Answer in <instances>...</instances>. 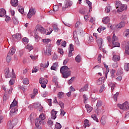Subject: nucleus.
I'll return each instance as SVG.
<instances>
[{
  "mask_svg": "<svg viewBox=\"0 0 129 129\" xmlns=\"http://www.w3.org/2000/svg\"><path fill=\"white\" fill-rule=\"evenodd\" d=\"M60 72L62 75L63 78H68L71 75V71H69L67 66H62L60 68Z\"/></svg>",
  "mask_w": 129,
  "mask_h": 129,
  "instance_id": "1",
  "label": "nucleus"
},
{
  "mask_svg": "<svg viewBox=\"0 0 129 129\" xmlns=\"http://www.w3.org/2000/svg\"><path fill=\"white\" fill-rule=\"evenodd\" d=\"M18 123V119L15 118L12 120H10L7 123L8 129H14V126Z\"/></svg>",
  "mask_w": 129,
  "mask_h": 129,
  "instance_id": "2",
  "label": "nucleus"
},
{
  "mask_svg": "<svg viewBox=\"0 0 129 129\" xmlns=\"http://www.w3.org/2000/svg\"><path fill=\"white\" fill-rule=\"evenodd\" d=\"M2 89L5 92V94L3 96V100L4 101H7V100L9 99V95H8V94H6V93H7V92H8V93H11L13 91V88H10V90H9L8 88H6V86H3Z\"/></svg>",
  "mask_w": 129,
  "mask_h": 129,
  "instance_id": "3",
  "label": "nucleus"
},
{
  "mask_svg": "<svg viewBox=\"0 0 129 129\" xmlns=\"http://www.w3.org/2000/svg\"><path fill=\"white\" fill-rule=\"evenodd\" d=\"M112 45L114 48L115 47H120V44L118 43V38L115 36V34L114 33L113 34L112 38Z\"/></svg>",
  "mask_w": 129,
  "mask_h": 129,
  "instance_id": "4",
  "label": "nucleus"
},
{
  "mask_svg": "<svg viewBox=\"0 0 129 129\" xmlns=\"http://www.w3.org/2000/svg\"><path fill=\"white\" fill-rule=\"evenodd\" d=\"M117 106L123 110H128L129 109V104L127 101L124 102L122 104H118Z\"/></svg>",
  "mask_w": 129,
  "mask_h": 129,
  "instance_id": "5",
  "label": "nucleus"
},
{
  "mask_svg": "<svg viewBox=\"0 0 129 129\" xmlns=\"http://www.w3.org/2000/svg\"><path fill=\"white\" fill-rule=\"evenodd\" d=\"M36 14V10L34 8H31L29 10V13L27 14V18L31 19L32 16H34Z\"/></svg>",
  "mask_w": 129,
  "mask_h": 129,
  "instance_id": "6",
  "label": "nucleus"
},
{
  "mask_svg": "<svg viewBox=\"0 0 129 129\" xmlns=\"http://www.w3.org/2000/svg\"><path fill=\"white\" fill-rule=\"evenodd\" d=\"M96 41L99 49H101L102 48V44H103V39L100 37H99L96 39Z\"/></svg>",
  "mask_w": 129,
  "mask_h": 129,
  "instance_id": "7",
  "label": "nucleus"
},
{
  "mask_svg": "<svg viewBox=\"0 0 129 129\" xmlns=\"http://www.w3.org/2000/svg\"><path fill=\"white\" fill-rule=\"evenodd\" d=\"M126 10H127V6L125 5H122L119 9H117V13H121V12L126 11Z\"/></svg>",
  "mask_w": 129,
  "mask_h": 129,
  "instance_id": "8",
  "label": "nucleus"
},
{
  "mask_svg": "<svg viewBox=\"0 0 129 129\" xmlns=\"http://www.w3.org/2000/svg\"><path fill=\"white\" fill-rule=\"evenodd\" d=\"M58 112L57 111H55L54 109H52L50 112L51 114V118L52 119H56V118L57 117V116L56 114H57V113Z\"/></svg>",
  "mask_w": 129,
  "mask_h": 129,
  "instance_id": "9",
  "label": "nucleus"
},
{
  "mask_svg": "<svg viewBox=\"0 0 129 129\" xmlns=\"http://www.w3.org/2000/svg\"><path fill=\"white\" fill-rule=\"evenodd\" d=\"M105 79V78L104 77H103L102 78H100L98 80L96 81V84L97 85H101L103 82H104V80Z\"/></svg>",
  "mask_w": 129,
  "mask_h": 129,
  "instance_id": "10",
  "label": "nucleus"
},
{
  "mask_svg": "<svg viewBox=\"0 0 129 129\" xmlns=\"http://www.w3.org/2000/svg\"><path fill=\"white\" fill-rule=\"evenodd\" d=\"M125 25V22L122 21L116 25V28L121 29V28H123V27H124Z\"/></svg>",
  "mask_w": 129,
  "mask_h": 129,
  "instance_id": "11",
  "label": "nucleus"
},
{
  "mask_svg": "<svg viewBox=\"0 0 129 129\" xmlns=\"http://www.w3.org/2000/svg\"><path fill=\"white\" fill-rule=\"evenodd\" d=\"M12 38L13 39H16L18 41H20L22 39V36H21L20 33H17L16 35H13Z\"/></svg>",
  "mask_w": 129,
  "mask_h": 129,
  "instance_id": "12",
  "label": "nucleus"
},
{
  "mask_svg": "<svg viewBox=\"0 0 129 129\" xmlns=\"http://www.w3.org/2000/svg\"><path fill=\"white\" fill-rule=\"evenodd\" d=\"M52 32H53V29L49 28V29H44L43 33L42 34H45V35H51Z\"/></svg>",
  "mask_w": 129,
  "mask_h": 129,
  "instance_id": "13",
  "label": "nucleus"
},
{
  "mask_svg": "<svg viewBox=\"0 0 129 129\" xmlns=\"http://www.w3.org/2000/svg\"><path fill=\"white\" fill-rule=\"evenodd\" d=\"M102 22L103 24L107 25V24H109V22H110V19H109V17H106L103 18Z\"/></svg>",
  "mask_w": 129,
  "mask_h": 129,
  "instance_id": "14",
  "label": "nucleus"
},
{
  "mask_svg": "<svg viewBox=\"0 0 129 129\" xmlns=\"http://www.w3.org/2000/svg\"><path fill=\"white\" fill-rule=\"evenodd\" d=\"M35 124L36 127H39V126L42 124V121L37 118L36 119H35Z\"/></svg>",
  "mask_w": 129,
  "mask_h": 129,
  "instance_id": "15",
  "label": "nucleus"
},
{
  "mask_svg": "<svg viewBox=\"0 0 129 129\" xmlns=\"http://www.w3.org/2000/svg\"><path fill=\"white\" fill-rule=\"evenodd\" d=\"M11 4L12 7H17L19 5V1L18 0H11Z\"/></svg>",
  "mask_w": 129,
  "mask_h": 129,
  "instance_id": "16",
  "label": "nucleus"
},
{
  "mask_svg": "<svg viewBox=\"0 0 129 129\" xmlns=\"http://www.w3.org/2000/svg\"><path fill=\"white\" fill-rule=\"evenodd\" d=\"M7 14V12L4 9H0V17L3 18V17H6V15Z\"/></svg>",
  "mask_w": 129,
  "mask_h": 129,
  "instance_id": "17",
  "label": "nucleus"
},
{
  "mask_svg": "<svg viewBox=\"0 0 129 129\" xmlns=\"http://www.w3.org/2000/svg\"><path fill=\"white\" fill-rule=\"evenodd\" d=\"M39 83L42 84H47L48 83V80L43 78H41L39 79Z\"/></svg>",
  "mask_w": 129,
  "mask_h": 129,
  "instance_id": "18",
  "label": "nucleus"
},
{
  "mask_svg": "<svg viewBox=\"0 0 129 129\" xmlns=\"http://www.w3.org/2000/svg\"><path fill=\"white\" fill-rule=\"evenodd\" d=\"M88 90V85L86 84L83 88L79 90L80 92H84V91H87Z\"/></svg>",
  "mask_w": 129,
  "mask_h": 129,
  "instance_id": "19",
  "label": "nucleus"
},
{
  "mask_svg": "<svg viewBox=\"0 0 129 129\" xmlns=\"http://www.w3.org/2000/svg\"><path fill=\"white\" fill-rule=\"evenodd\" d=\"M16 52V48H15L14 47L11 48L10 50H9V52H8V55H10L11 56H13L14 55V53Z\"/></svg>",
  "mask_w": 129,
  "mask_h": 129,
  "instance_id": "20",
  "label": "nucleus"
},
{
  "mask_svg": "<svg viewBox=\"0 0 129 129\" xmlns=\"http://www.w3.org/2000/svg\"><path fill=\"white\" fill-rule=\"evenodd\" d=\"M44 54L47 55V56H51V55H52L51 48L50 47L47 48L46 51L44 52Z\"/></svg>",
  "mask_w": 129,
  "mask_h": 129,
  "instance_id": "21",
  "label": "nucleus"
},
{
  "mask_svg": "<svg viewBox=\"0 0 129 129\" xmlns=\"http://www.w3.org/2000/svg\"><path fill=\"white\" fill-rule=\"evenodd\" d=\"M40 67L43 68H48V67H49V61H47L46 63L45 62H41L40 63Z\"/></svg>",
  "mask_w": 129,
  "mask_h": 129,
  "instance_id": "22",
  "label": "nucleus"
},
{
  "mask_svg": "<svg viewBox=\"0 0 129 129\" xmlns=\"http://www.w3.org/2000/svg\"><path fill=\"white\" fill-rule=\"evenodd\" d=\"M76 62L77 63H80L81 62V60H82V58L81 57V55L80 54H78L75 58Z\"/></svg>",
  "mask_w": 129,
  "mask_h": 129,
  "instance_id": "23",
  "label": "nucleus"
},
{
  "mask_svg": "<svg viewBox=\"0 0 129 129\" xmlns=\"http://www.w3.org/2000/svg\"><path fill=\"white\" fill-rule=\"evenodd\" d=\"M86 4H87L89 8V12H91L92 11V3L89 1V0H86Z\"/></svg>",
  "mask_w": 129,
  "mask_h": 129,
  "instance_id": "24",
  "label": "nucleus"
},
{
  "mask_svg": "<svg viewBox=\"0 0 129 129\" xmlns=\"http://www.w3.org/2000/svg\"><path fill=\"white\" fill-rule=\"evenodd\" d=\"M104 65L105 68H106V73L105 74V76L106 78L107 77V74L109 72V68H108V66H107V65H106V64H105V62H104Z\"/></svg>",
  "mask_w": 129,
  "mask_h": 129,
  "instance_id": "25",
  "label": "nucleus"
},
{
  "mask_svg": "<svg viewBox=\"0 0 129 129\" xmlns=\"http://www.w3.org/2000/svg\"><path fill=\"white\" fill-rule=\"evenodd\" d=\"M5 77L6 78H11L12 77V75L11 74V72L9 70H7L5 74Z\"/></svg>",
  "mask_w": 129,
  "mask_h": 129,
  "instance_id": "26",
  "label": "nucleus"
},
{
  "mask_svg": "<svg viewBox=\"0 0 129 129\" xmlns=\"http://www.w3.org/2000/svg\"><path fill=\"white\" fill-rule=\"evenodd\" d=\"M108 86L111 87V91H113V89L115 88V84L112 83V82H109L108 84Z\"/></svg>",
  "mask_w": 129,
  "mask_h": 129,
  "instance_id": "27",
  "label": "nucleus"
},
{
  "mask_svg": "<svg viewBox=\"0 0 129 129\" xmlns=\"http://www.w3.org/2000/svg\"><path fill=\"white\" fill-rule=\"evenodd\" d=\"M39 120H41V121H43L44 119H45L46 117L45 116V114L44 113H41L40 114L38 118H37Z\"/></svg>",
  "mask_w": 129,
  "mask_h": 129,
  "instance_id": "28",
  "label": "nucleus"
},
{
  "mask_svg": "<svg viewBox=\"0 0 129 129\" xmlns=\"http://www.w3.org/2000/svg\"><path fill=\"white\" fill-rule=\"evenodd\" d=\"M17 105H18V102H17L16 99H14L12 104L10 105V108H12V107H15V106H17Z\"/></svg>",
  "mask_w": 129,
  "mask_h": 129,
  "instance_id": "29",
  "label": "nucleus"
},
{
  "mask_svg": "<svg viewBox=\"0 0 129 129\" xmlns=\"http://www.w3.org/2000/svg\"><path fill=\"white\" fill-rule=\"evenodd\" d=\"M120 59V57L117 55H114L113 56L112 60L114 61V62H117V61H119Z\"/></svg>",
  "mask_w": 129,
  "mask_h": 129,
  "instance_id": "30",
  "label": "nucleus"
},
{
  "mask_svg": "<svg viewBox=\"0 0 129 129\" xmlns=\"http://www.w3.org/2000/svg\"><path fill=\"white\" fill-rule=\"evenodd\" d=\"M57 66H58V62L53 63V65L50 68L51 70L56 71V69H57Z\"/></svg>",
  "mask_w": 129,
  "mask_h": 129,
  "instance_id": "31",
  "label": "nucleus"
},
{
  "mask_svg": "<svg viewBox=\"0 0 129 129\" xmlns=\"http://www.w3.org/2000/svg\"><path fill=\"white\" fill-rule=\"evenodd\" d=\"M26 49H28V50L30 51H32L34 49V47L33 45H32L30 44H28L26 47Z\"/></svg>",
  "mask_w": 129,
  "mask_h": 129,
  "instance_id": "32",
  "label": "nucleus"
},
{
  "mask_svg": "<svg viewBox=\"0 0 129 129\" xmlns=\"http://www.w3.org/2000/svg\"><path fill=\"white\" fill-rule=\"evenodd\" d=\"M85 107L87 109V112H91L92 111V107L89 105H85Z\"/></svg>",
  "mask_w": 129,
  "mask_h": 129,
  "instance_id": "33",
  "label": "nucleus"
},
{
  "mask_svg": "<svg viewBox=\"0 0 129 129\" xmlns=\"http://www.w3.org/2000/svg\"><path fill=\"white\" fill-rule=\"evenodd\" d=\"M68 7H70V3H69L68 1H65L64 6L62 7V10H64V9H67Z\"/></svg>",
  "mask_w": 129,
  "mask_h": 129,
  "instance_id": "34",
  "label": "nucleus"
},
{
  "mask_svg": "<svg viewBox=\"0 0 129 129\" xmlns=\"http://www.w3.org/2000/svg\"><path fill=\"white\" fill-rule=\"evenodd\" d=\"M125 53L129 55V41L126 44Z\"/></svg>",
  "mask_w": 129,
  "mask_h": 129,
  "instance_id": "35",
  "label": "nucleus"
},
{
  "mask_svg": "<svg viewBox=\"0 0 129 129\" xmlns=\"http://www.w3.org/2000/svg\"><path fill=\"white\" fill-rule=\"evenodd\" d=\"M123 35L124 37H126V38H129V29H126L124 31Z\"/></svg>",
  "mask_w": 129,
  "mask_h": 129,
  "instance_id": "36",
  "label": "nucleus"
},
{
  "mask_svg": "<svg viewBox=\"0 0 129 129\" xmlns=\"http://www.w3.org/2000/svg\"><path fill=\"white\" fill-rule=\"evenodd\" d=\"M37 29L39 31V32L41 33V34H43V33H44V31L45 29H44V27H43L42 26L38 25Z\"/></svg>",
  "mask_w": 129,
  "mask_h": 129,
  "instance_id": "37",
  "label": "nucleus"
},
{
  "mask_svg": "<svg viewBox=\"0 0 129 129\" xmlns=\"http://www.w3.org/2000/svg\"><path fill=\"white\" fill-rule=\"evenodd\" d=\"M115 4L116 9H119V8H120L121 5H122L121 4V2H120V1H116Z\"/></svg>",
  "mask_w": 129,
  "mask_h": 129,
  "instance_id": "38",
  "label": "nucleus"
},
{
  "mask_svg": "<svg viewBox=\"0 0 129 129\" xmlns=\"http://www.w3.org/2000/svg\"><path fill=\"white\" fill-rule=\"evenodd\" d=\"M18 8H19V13H20V14H22V15L24 14V13H25V10H24V8H23L21 6H18Z\"/></svg>",
  "mask_w": 129,
  "mask_h": 129,
  "instance_id": "39",
  "label": "nucleus"
},
{
  "mask_svg": "<svg viewBox=\"0 0 129 129\" xmlns=\"http://www.w3.org/2000/svg\"><path fill=\"white\" fill-rule=\"evenodd\" d=\"M106 28L104 27H102V26H100V27L98 28V29H97V31L99 33H101V32L104 31V30H106Z\"/></svg>",
  "mask_w": 129,
  "mask_h": 129,
  "instance_id": "40",
  "label": "nucleus"
},
{
  "mask_svg": "<svg viewBox=\"0 0 129 129\" xmlns=\"http://www.w3.org/2000/svg\"><path fill=\"white\" fill-rule=\"evenodd\" d=\"M89 121L87 119H85L84 122V127H86L87 126H89Z\"/></svg>",
  "mask_w": 129,
  "mask_h": 129,
  "instance_id": "41",
  "label": "nucleus"
},
{
  "mask_svg": "<svg viewBox=\"0 0 129 129\" xmlns=\"http://www.w3.org/2000/svg\"><path fill=\"white\" fill-rule=\"evenodd\" d=\"M17 111H18V109H17V108H12L10 111V114L11 115L13 114V113H16Z\"/></svg>",
  "mask_w": 129,
  "mask_h": 129,
  "instance_id": "42",
  "label": "nucleus"
},
{
  "mask_svg": "<svg viewBox=\"0 0 129 129\" xmlns=\"http://www.w3.org/2000/svg\"><path fill=\"white\" fill-rule=\"evenodd\" d=\"M105 13H106L107 14L109 13V12H110V5H108L106 7V8L105 9Z\"/></svg>",
  "mask_w": 129,
  "mask_h": 129,
  "instance_id": "43",
  "label": "nucleus"
},
{
  "mask_svg": "<svg viewBox=\"0 0 129 129\" xmlns=\"http://www.w3.org/2000/svg\"><path fill=\"white\" fill-rule=\"evenodd\" d=\"M62 127V125L60 123L56 122L55 125V129H60Z\"/></svg>",
  "mask_w": 129,
  "mask_h": 129,
  "instance_id": "44",
  "label": "nucleus"
},
{
  "mask_svg": "<svg viewBox=\"0 0 129 129\" xmlns=\"http://www.w3.org/2000/svg\"><path fill=\"white\" fill-rule=\"evenodd\" d=\"M12 55L7 54V56L6 57V61L8 62V63H10L12 60V57H11Z\"/></svg>",
  "mask_w": 129,
  "mask_h": 129,
  "instance_id": "45",
  "label": "nucleus"
},
{
  "mask_svg": "<svg viewBox=\"0 0 129 129\" xmlns=\"http://www.w3.org/2000/svg\"><path fill=\"white\" fill-rule=\"evenodd\" d=\"M23 83L25 85H28L30 82H29V79L28 78H24L23 80Z\"/></svg>",
  "mask_w": 129,
  "mask_h": 129,
  "instance_id": "46",
  "label": "nucleus"
},
{
  "mask_svg": "<svg viewBox=\"0 0 129 129\" xmlns=\"http://www.w3.org/2000/svg\"><path fill=\"white\" fill-rule=\"evenodd\" d=\"M110 72V74H111V76L112 77V78H114V77H115V70H111Z\"/></svg>",
  "mask_w": 129,
  "mask_h": 129,
  "instance_id": "47",
  "label": "nucleus"
},
{
  "mask_svg": "<svg viewBox=\"0 0 129 129\" xmlns=\"http://www.w3.org/2000/svg\"><path fill=\"white\" fill-rule=\"evenodd\" d=\"M96 111H97V110H96L95 112H96L98 115H100V114H103L104 111H105V110H104V109H101L100 112Z\"/></svg>",
  "mask_w": 129,
  "mask_h": 129,
  "instance_id": "48",
  "label": "nucleus"
},
{
  "mask_svg": "<svg viewBox=\"0 0 129 129\" xmlns=\"http://www.w3.org/2000/svg\"><path fill=\"white\" fill-rule=\"evenodd\" d=\"M101 123L102 125H105V123H106V120L103 117H102L101 119Z\"/></svg>",
  "mask_w": 129,
  "mask_h": 129,
  "instance_id": "49",
  "label": "nucleus"
},
{
  "mask_svg": "<svg viewBox=\"0 0 129 129\" xmlns=\"http://www.w3.org/2000/svg\"><path fill=\"white\" fill-rule=\"evenodd\" d=\"M63 94H64V93L62 92H59L57 95L58 98H59V99L62 98V96H63Z\"/></svg>",
  "mask_w": 129,
  "mask_h": 129,
  "instance_id": "50",
  "label": "nucleus"
},
{
  "mask_svg": "<svg viewBox=\"0 0 129 129\" xmlns=\"http://www.w3.org/2000/svg\"><path fill=\"white\" fill-rule=\"evenodd\" d=\"M122 69L121 68H119L117 70V74L118 75H121V74H123V72L122 71Z\"/></svg>",
  "mask_w": 129,
  "mask_h": 129,
  "instance_id": "51",
  "label": "nucleus"
},
{
  "mask_svg": "<svg viewBox=\"0 0 129 129\" xmlns=\"http://www.w3.org/2000/svg\"><path fill=\"white\" fill-rule=\"evenodd\" d=\"M125 71H129V63H125L124 66Z\"/></svg>",
  "mask_w": 129,
  "mask_h": 129,
  "instance_id": "52",
  "label": "nucleus"
},
{
  "mask_svg": "<svg viewBox=\"0 0 129 129\" xmlns=\"http://www.w3.org/2000/svg\"><path fill=\"white\" fill-rule=\"evenodd\" d=\"M102 105V102L101 100H98L96 104L97 107H100Z\"/></svg>",
  "mask_w": 129,
  "mask_h": 129,
  "instance_id": "53",
  "label": "nucleus"
},
{
  "mask_svg": "<svg viewBox=\"0 0 129 129\" xmlns=\"http://www.w3.org/2000/svg\"><path fill=\"white\" fill-rule=\"evenodd\" d=\"M91 117L94 119V120H95L96 121L98 122V119L97 118V116H96V115L93 114L91 115Z\"/></svg>",
  "mask_w": 129,
  "mask_h": 129,
  "instance_id": "54",
  "label": "nucleus"
},
{
  "mask_svg": "<svg viewBox=\"0 0 129 129\" xmlns=\"http://www.w3.org/2000/svg\"><path fill=\"white\" fill-rule=\"evenodd\" d=\"M119 95V93L116 92L115 94L113 96V98L115 100V101H117V96Z\"/></svg>",
  "mask_w": 129,
  "mask_h": 129,
  "instance_id": "55",
  "label": "nucleus"
},
{
  "mask_svg": "<svg viewBox=\"0 0 129 129\" xmlns=\"http://www.w3.org/2000/svg\"><path fill=\"white\" fill-rule=\"evenodd\" d=\"M54 12H57L59 11V6L58 5H55L53 7Z\"/></svg>",
  "mask_w": 129,
  "mask_h": 129,
  "instance_id": "56",
  "label": "nucleus"
},
{
  "mask_svg": "<svg viewBox=\"0 0 129 129\" xmlns=\"http://www.w3.org/2000/svg\"><path fill=\"white\" fill-rule=\"evenodd\" d=\"M40 106H41L40 103H36L33 105V107L34 108H38V107H40Z\"/></svg>",
  "mask_w": 129,
  "mask_h": 129,
  "instance_id": "57",
  "label": "nucleus"
},
{
  "mask_svg": "<svg viewBox=\"0 0 129 129\" xmlns=\"http://www.w3.org/2000/svg\"><path fill=\"white\" fill-rule=\"evenodd\" d=\"M22 41H23V42L25 43V44H28V43H29V39L27 37H24L22 39Z\"/></svg>",
  "mask_w": 129,
  "mask_h": 129,
  "instance_id": "58",
  "label": "nucleus"
},
{
  "mask_svg": "<svg viewBox=\"0 0 129 129\" xmlns=\"http://www.w3.org/2000/svg\"><path fill=\"white\" fill-rule=\"evenodd\" d=\"M46 102L49 106H51L52 105V99H47Z\"/></svg>",
  "mask_w": 129,
  "mask_h": 129,
  "instance_id": "59",
  "label": "nucleus"
},
{
  "mask_svg": "<svg viewBox=\"0 0 129 129\" xmlns=\"http://www.w3.org/2000/svg\"><path fill=\"white\" fill-rule=\"evenodd\" d=\"M57 52L59 53L61 55H63L64 54V51H63V49L62 48H58L57 50Z\"/></svg>",
  "mask_w": 129,
  "mask_h": 129,
  "instance_id": "60",
  "label": "nucleus"
},
{
  "mask_svg": "<svg viewBox=\"0 0 129 129\" xmlns=\"http://www.w3.org/2000/svg\"><path fill=\"white\" fill-rule=\"evenodd\" d=\"M58 104H59V105H60L61 109H63L64 103L63 102H62V101H59Z\"/></svg>",
  "mask_w": 129,
  "mask_h": 129,
  "instance_id": "61",
  "label": "nucleus"
},
{
  "mask_svg": "<svg viewBox=\"0 0 129 129\" xmlns=\"http://www.w3.org/2000/svg\"><path fill=\"white\" fill-rule=\"evenodd\" d=\"M53 123H54V122L51 120H48L47 121V124H48V125H50V126H52V125H53Z\"/></svg>",
  "mask_w": 129,
  "mask_h": 129,
  "instance_id": "62",
  "label": "nucleus"
},
{
  "mask_svg": "<svg viewBox=\"0 0 129 129\" xmlns=\"http://www.w3.org/2000/svg\"><path fill=\"white\" fill-rule=\"evenodd\" d=\"M9 85H13V84H14L15 83V81L14 80V79H11L10 81H9Z\"/></svg>",
  "mask_w": 129,
  "mask_h": 129,
  "instance_id": "63",
  "label": "nucleus"
},
{
  "mask_svg": "<svg viewBox=\"0 0 129 129\" xmlns=\"http://www.w3.org/2000/svg\"><path fill=\"white\" fill-rule=\"evenodd\" d=\"M42 41L43 43H45L46 44H48L50 42V39H42Z\"/></svg>",
  "mask_w": 129,
  "mask_h": 129,
  "instance_id": "64",
  "label": "nucleus"
}]
</instances>
